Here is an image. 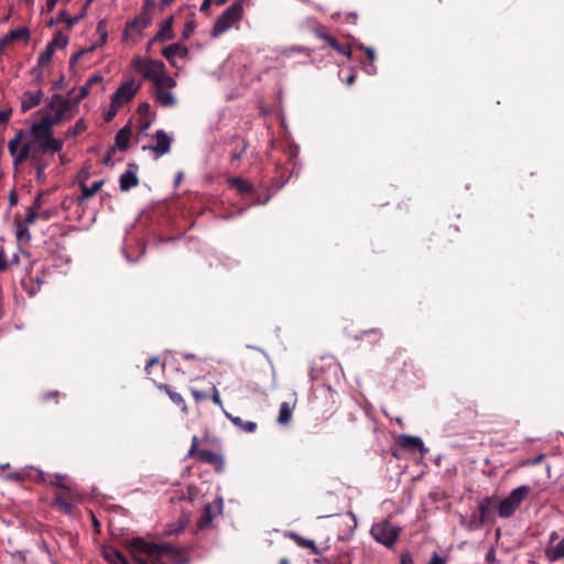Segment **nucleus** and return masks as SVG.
Masks as SVG:
<instances>
[{
    "mask_svg": "<svg viewBox=\"0 0 564 564\" xmlns=\"http://www.w3.org/2000/svg\"><path fill=\"white\" fill-rule=\"evenodd\" d=\"M70 111V101L61 96H54L50 104V112L42 116L37 121V154L40 152H59L63 148V141L53 138L52 127L59 123Z\"/></svg>",
    "mask_w": 564,
    "mask_h": 564,
    "instance_id": "obj_1",
    "label": "nucleus"
},
{
    "mask_svg": "<svg viewBox=\"0 0 564 564\" xmlns=\"http://www.w3.org/2000/svg\"><path fill=\"white\" fill-rule=\"evenodd\" d=\"M35 143V120L30 122L28 132L18 131L15 137L9 142V152L13 158L14 164L24 162L31 154L32 145Z\"/></svg>",
    "mask_w": 564,
    "mask_h": 564,
    "instance_id": "obj_2",
    "label": "nucleus"
},
{
    "mask_svg": "<svg viewBox=\"0 0 564 564\" xmlns=\"http://www.w3.org/2000/svg\"><path fill=\"white\" fill-rule=\"evenodd\" d=\"M35 220V199L28 208V214L24 221H21L19 217H15L17 225V240L19 243L20 253H14L12 257V263H20L21 256L26 260H30L31 253L23 250V245L29 243L32 239V236L26 227L28 224H32Z\"/></svg>",
    "mask_w": 564,
    "mask_h": 564,
    "instance_id": "obj_3",
    "label": "nucleus"
},
{
    "mask_svg": "<svg viewBox=\"0 0 564 564\" xmlns=\"http://www.w3.org/2000/svg\"><path fill=\"white\" fill-rule=\"evenodd\" d=\"M243 6L240 1L230 4L216 20L210 35L216 39L228 31L243 18Z\"/></svg>",
    "mask_w": 564,
    "mask_h": 564,
    "instance_id": "obj_4",
    "label": "nucleus"
},
{
    "mask_svg": "<svg viewBox=\"0 0 564 564\" xmlns=\"http://www.w3.org/2000/svg\"><path fill=\"white\" fill-rule=\"evenodd\" d=\"M530 491V487L525 485L514 488L498 503L497 508L499 517L505 519L512 517L521 502L529 496Z\"/></svg>",
    "mask_w": 564,
    "mask_h": 564,
    "instance_id": "obj_5",
    "label": "nucleus"
},
{
    "mask_svg": "<svg viewBox=\"0 0 564 564\" xmlns=\"http://www.w3.org/2000/svg\"><path fill=\"white\" fill-rule=\"evenodd\" d=\"M199 438L194 435L192 437V445L187 452V457H196L199 462L209 464L214 467L215 471L220 474L225 470V459L224 457L215 452L209 449H203L198 447Z\"/></svg>",
    "mask_w": 564,
    "mask_h": 564,
    "instance_id": "obj_6",
    "label": "nucleus"
},
{
    "mask_svg": "<svg viewBox=\"0 0 564 564\" xmlns=\"http://www.w3.org/2000/svg\"><path fill=\"white\" fill-rule=\"evenodd\" d=\"M400 532L401 529L389 520L375 523L370 530L372 538L387 547H392L394 545L399 539Z\"/></svg>",
    "mask_w": 564,
    "mask_h": 564,
    "instance_id": "obj_7",
    "label": "nucleus"
},
{
    "mask_svg": "<svg viewBox=\"0 0 564 564\" xmlns=\"http://www.w3.org/2000/svg\"><path fill=\"white\" fill-rule=\"evenodd\" d=\"M132 64L145 79L153 82L154 85L161 80L162 74L165 73V65L159 59L145 61L141 57H137L133 59Z\"/></svg>",
    "mask_w": 564,
    "mask_h": 564,
    "instance_id": "obj_8",
    "label": "nucleus"
},
{
    "mask_svg": "<svg viewBox=\"0 0 564 564\" xmlns=\"http://www.w3.org/2000/svg\"><path fill=\"white\" fill-rule=\"evenodd\" d=\"M155 7L154 0H144L141 12L127 24V30L141 33L152 23V10Z\"/></svg>",
    "mask_w": 564,
    "mask_h": 564,
    "instance_id": "obj_9",
    "label": "nucleus"
},
{
    "mask_svg": "<svg viewBox=\"0 0 564 564\" xmlns=\"http://www.w3.org/2000/svg\"><path fill=\"white\" fill-rule=\"evenodd\" d=\"M133 558L138 554H147L151 560L159 554L160 543H150L142 538H134L127 544Z\"/></svg>",
    "mask_w": 564,
    "mask_h": 564,
    "instance_id": "obj_10",
    "label": "nucleus"
},
{
    "mask_svg": "<svg viewBox=\"0 0 564 564\" xmlns=\"http://www.w3.org/2000/svg\"><path fill=\"white\" fill-rule=\"evenodd\" d=\"M140 89L139 85H135L134 79H129L122 83L111 96V101L115 106H123L129 102Z\"/></svg>",
    "mask_w": 564,
    "mask_h": 564,
    "instance_id": "obj_11",
    "label": "nucleus"
},
{
    "mask_svg": "<svg viewBox=\"0 0 564 564\" xmlns=\"http://www.w3.org/2000/svg\"><path fill=\"white\" fill-rule=\"evenodd\" d=\"M158 555L169 557L173 564L191 563V557L185 549H180L169 543H160Z\"/></svg>",
    "mask_w": 564,
    "mask_h": 564,
    "instance_id": "obj_12",
    "label": "nucleus"
},
{
    "mask_svg": "<svg viewBox=\"0 0 564 564\" xmlns=\"http://www.w3.org/2000/svg\"><path fill=\"white\" fill-rule=\"evenodd\" d=\"M154 139L156 143L153 145H144L143 150H150L154 152L156 156H162L170 152L172 138L164 130H158L154 133Z\"/></svg>",
    "mask_w": 564,
    "mask_h": 564,
    "instance_id": "obj_13",
    "label": "nucleus"
},
{
    "mask_svg": "<svg viewBox=\"0 0 564 564\" xmlns=\"http://www.w3.org/2000/svg\"><path fill=\"white\" fill-rule=\"evenodd\" d=\"M68 43V37L61 32H57L53 40L46 45L45 50L41 53L37 62L45 64L50 62L56 48H64Z\"/></svg>",
    "mask_w": 564,
    "mask_h": 564,
    "instance_id": "obj_14",
    "label": "nucleus"
},
{
    "mask_svg": "<svg viewBox=\"0 0 564 564\" xmlns=\"http://www.w3.org/2000/svg\"><path fill=\"white\" fill-rule=\"evenodd\" d=\"M497 506L495 497H485L478 505V516L476 519L479 525H482L492 520V510Z\"/></svg>",
    "mask_w": 564,
    "mask_h": 564,
    "instance_id": "obj_15",
    "label": "nucleus"
},
{
    "mask_svg": "<svg viewBox=\"0 0 564 564\" xmlns=\"http://www.w3.org/2000/svg\"><path fill=\"white\" fill-rule=\"evenodd\" d=\"M398 445L404 451L419 452L421 454L426 452L423 441L417 436L402 434L398 438Z\"/></svg>",
    "mask_w": 564,
    "mask_h": 564,
    "instance_id": "obj_16",
    "label": "nucleus"
},
{
    "mask_svg": "<svg viewBox=\"0 0 564 564\" xmlns=\"http://www.w3.org/2000/svg\"><path fill=\"white\" fill-rule=\"evenodd\" d=\"M173 23H174V18L173 17H170V18L165 19L160 24V30L152 37V41L164 42V41H167V40H173L174 36H175L174 32H173Z\"/></svg>",
    "mask_w": 564,
    "mask_h": 564,
    "instance_id": "obj_17",
    "label": "nucleus"
},
{
    "mask_svg": "<svg viewBox=\"0 0 564 564\" xmlns=\"http://www.w3.org/2000/svg\"><path fill=\"white\" fill-rule=\"evenodd\" d=\"M188 48L181 43H173L169 46H165L162 50V55L170 62L173 63L175 56L181 58H185L188 55Z\"/></svg>",
    "mask_w": 564,
    "mask_h": 564,
    "instance_id": "obj_18",
    "label": "nucleus"
},
{
    "mask_svg": "<svg viewBox=\"0 0 564 564\" xmlns=\"http://www.w3.org/2000/svg\"><path fill=\"white\" fill-rule=\"evenodd\" d=\"M231 144L234 145V149L231 150L230 153V161L231 163H235L241 160V158L243 156L249 147V143L246 139L236 135L231 139Z\"/></svg>",
    "mask_w": 564,
    "mask_h": 564,
    "instance_id": "obj_19",
    "label": "nucleus"
},
{
    "mask_svg": "<svg viewBox=\"0 0 564 564\" xmlns=\"http://www.w3.org/2000/svg\"><path fill=\"white\" fill-rule=\"evenodd\" d=\"M228 184L231 188H235L240 195H252L256 191L250 182L241 177H231L228 180Z\"/></svg>",
    "mask_w": 564,
    "mask_h": 564,
    "instance_id": "obj_20",
    "label": "nucleus"
},
{
    "mask_svg": "<svg viewBox=\"0 0 564 564\" xmlns=\"http://www.w3.org/2000/svg\"><path fill=\"white\" fill-rule=\"evenodd\" d=\"M130 137L131 129L128 126L121 128L115 137V148L120 151H126L129 147Z\"/></svg>",
    "mask_w": 564,
    "mask_h": 564,
    "instance_id": "obj_21",
    "label": "nucleus"
},
{
    "mask_svg": "<svg viewBox=\"0 0 564 564\" xmlns=\"http://www.w3.org/2000/svg\"><path fill=\"white\" fill-rule=\"evenodd\" d=\"M119 183L120 189L127 192L139 184V178L135 172L129 169L120 176Z\"/></svg>",
    "mask_w": 564,
    "mask_h": 564,
    "instance_id": "obj_22",
    "label": "nucleus"
},
{
    "mask_svg": "<svg viewBox=\"0 0 564 564\" xmlns=\"http://www.w3.org/2000/svg\"><path fill=\"white\" fill-rule=\"evenodd\" d=\"M289 536L302 549H308L311 552L315 555L321 554V550L316 546L315 542L313 540H308L303 538L302 535L290 532Z\"/></svg>",
    "mask_w": 564,
    "mask_h": 564,
    "instance_id": "obj_23",
    "label": "nucleus"
},
{
    "mask_svg": "<svg viewBox=\"0 0 564 564\" xmlns=\"http://www.w3.org/2000/svg\"><path fill=\"white\" fill-rule=\"evenodd\" d=\"M155 101L163 107H173L176 104V98L165 89H155Z\"/></svg>",
    "mask_w": 564,
    "mask_h": 564,
    "instance_id": "obj_24",
    "label": "nucleus"
},
{
    "mask_svg": "<svg viewBox=\"0 0 564 564\" xmlns=\"http://www.w3.org/2000/svg\"><path fill=\"white\" fill-rule=\"evenodd\" d=\"M159 389L164 391L170 397L172 402L181 406L184 412L187 411V405L184 398L180 393L173 391L170 386L162 383L159 386Z\"/></svg>",
    "mask_w": 564,
    "mask_h": 564,
    "instance_id": "obj_25",
    "label": "nucleus"
},
{
    "mask_svg": "<svg viewBox=\"0 0 564 564\" xmlns=\"http://www.w3.org/2000/svg\"><path fill=\"white\" fill-rule=\"evenodd\" d=\"M104 185V181L93 183L91 186H87L85 183L80 184L82 195L78 197L79 203L93 197Z\"/></svg>",
    "mask_w": 564,
    "mask_h": 564,
    "instance_id": "obj_26",
    "label": "nucleus"
},
{
    "mask_svg": "<svg viewBox=\"0 0 564 564\" xmlns=\"http://www.w3.org/2000/svg\"><path fill=\"white\" fill-rule=\"evenodd\" d=\"M293 414V408L288 402H282L278 415V422L282 425H286L291 422Z\"/></svg>",
    "mask_w": 564,
    "mask_h": 564,
    "instance_id": "obj_27",
    "label": "nucleus"
},
{
    "mask_svg": "<svg viewBox=\"0 0 564 564\" xmlns=\"http://www.w3.org/2000/svg\"><path fill=\"white\" fill-rule=\"evenodd\" d=\"M213 519H214L213 506L208 503L205 506L203 513L197 521V528L199 530L206 529L210 524Z\"/></svg>",
    "mask_w": 564,
    "mask_h": 564,
    "instance_id": "obj_28",
    "label": "nucleus"
},
{
    "mask_svg": "<svg viewBox=\"0 0 564 564\" xmlns=\"http://www.w3.org/2000/svg\"><path fill=\"white\" fill-rule=\"evenodd\" d=\"M227 416L230 419V421L238 427H240L241 430H243L245 432H248V433H253L256 432L257 430V423L256 422H252V421H243L241 417L239 416H232V415H229L227 414Z\"/></svg>",
    "mask_w": 564,
    "mask_h": 564,
    "instance_id": "obj_29",
    "label": "nucleus"
},
{
    "mask_svg": "<svg viewBox=\"0 0 564 564\" xmlns=\"http://www.w3.org/2000/svg\"><path fill=\"white\" fill-rule=\"evenodd\" d=\"M550 562H556L564 558V539L554 547H551L546 552Z\"/></svg>",
    "mask_w": 564,
    "mask_h": 564,
    "instance_id": "obj_30",
    "label": "nucleus"
},
{
    "mask_svg": "<svg viewBox=\"0 0 564 564\" xmlns=\"http://www.w3.org/2000/svg\"><path fill=\"white\" fill-rule=\"evenodd\" d=\"M35 107V93L34 91H26L23 94L21 99V110L23 112L32 109Z\"/></svg>",
    "mask_w": 564,
    "mask_h": 564,
    "instance_id": "obj_31",
    "label": "nucleus"
},
{
    "mask_svg": "<svg viewBox=\"0 0 564 564\" xmlns=\"http://www.w3.org/2000/svg\"><path fill=\"white\" fill-rule=\"evenodd\" d=\"M97 33L100 35V41L96 44H94L93 46H90L88 48V51H94L96 50L98 46H101L104 45L106 42H107V30H106V21L105 20H101L98 22L97 24Z\"/></svg>",
    "mask_w": 564,
    "mask_h": 564,
    "instance_id": "obj_32",
    "label": "nucleus"
},
{
    "mask_svg": "<svg viewBox=\"0 0 564 564\" xmlns=\"http://www.w3.org/2000/svg\"><path fill=\"white\" fill-rule=\"evenodd\" d=\"M123 554L112 547L104 550V557L109 564H118Z\"/></svg>",
    "mask_w": 564,
    "mask_h": 564,
    "instance_id": "obj_33",
    "label": "nucleus"
},
{
    "mask_svg": "<svg viewBox=\"0 0 564 564\" xmlns=\"http://www.w3.org/2000/svg\"><path fill=\"white\" fill-rule=\"evenodd\" d=\"M8 34L12 41L28 40L30 37V30L25 26H21L11 30Z\"/></svg>",
    "mask_w": 564,
    "mask_h": 564,
    "instance_id": "obj_34",
    "label": "nucleus"
},
{
    "mask_svg": "<svg viewBox=\"0 0 564 564\" xmlns=\"http://www.w3.org/2000/svg\"><path fill=\"white\" fill-rule=\"evenodd\" d=\"M55 503L65 512L70 513L73 511L74 505L68 497L63 495H58L55 497Z\"/></svg>",
    "mask_w": 564,
    "mask_h": 564,
    "instance_id": "obj_35",
    "label": "nucleus"
},
{
    "mask_svg": "<svg viewBox=\"0 0 564 564\" xmlns=\"http://www.w3.org/2000/svg\"><path fill=\"white\" fill-rule=\"evenodd\" d=\"M161 80L159 83H155V89H165V88H173L176 85V82L165 73L162 74Z\"/></svg>",
    "mask_w": 564,
    "mask_h": 564,
    "instance_id": "obj_36",
    "label": "nucleus"
},
{
    "mask_svg": "<svg viewBox=\"0 0 564 564\" xmlns=\"http://www.w3.org/2000/svg\"><path fill=\"white\" fill-rule=\"evenodd\" d=\"M88 94H89V87H88V85L85 84L84 86L80 87L78 94L69 100L70 109L73 107H76Z\"/></svg>",
    "mask_w": 564,
    "mask_h": 564,
    "instance_id": "obj_37",
    "label": "nucleus"
},
{
    "mask_svg": "<svg viewBox=\"0 0 564 564\" xmlns=\"http://www.w3.org/2000/svg\"><path fill=\"white\" fill-rule=\"evenodd\" d=\"M86 130V124L84 119H79L74 127L69 128L67 131V137L74 138Z\"/></svg>",
    "mask_w": 564,
    "mask_h": 564,
    "instance_id": "obj_38",
    "label": "nucleus"
},
{
    "mask_svg": "<svg viewBox=\"0 0 564 564\" xmlns=\"http://www.w3.org/2000/svg\"><path fill=\"white\" fill-rule=\"evenodd\" d=\"M191 393L194 398V400L199 403L202 401H205L209 398V393H210V388L206 391H200L196 388H191Z\"/></svg>",
    "mask_w": 564,
    "mask_h": 564,
    "instance_id": "obj_39",
    "label": "nucleus"
},
{
    "mask_svg": "<svg viewBox=\"0 0 564 564\" xmlns=\"http://www.w3.org/2000/svg\"><path fill=\"white\" fill-rule=\"evenodd\" d=\"M196 24L194 20H189L185 23L183 32H182V40H188L194 31H195Z\"/></svg>",
    "mask_w": 564,
    "mask_h": 564,
    "instance_id": "obj_40",
    "label": "nucleus"
},
{
    "mask_svg": "<svg viewBox=\"0 0 564 564\" xmlns=\"http://www.w3.org/2000/svg\"><path fill=\"white\" fill-rule=\"evenodd\" d=\"M155 366L161 367L162 370L164 369V365L160 362L158 357L150 358L149 361L145 365V372L149 376H151L152 375V370H154Z\"/></svg>",
    "mask_w": 564,
    "mask_h": 564,
    "instance_id": "obj_41",
    "label": "nucleus"
},
{
    "mask_svg": "<svg viewBox=\"0 0 564 564\" xmlns=\"http://www.w3.org/2000/svg\"><path fill=\"white\" fill-rule=\"evenodd\" d=\"M62 15H65V23L67 24L68 29L73 28L76 23L79 22L80 19H83V14L70 17L65 10L62 11Z\"/></svg>",
    "mask_w": 564,
    "mask_h": 564,
    "instance_id": "obj_42",
    "label": "nucleus"
},
{
    "mask_svg": "<svg viewBox=\"0 0 564 564\" xmlns=\"http://www.w3.org/2000/svg\"><path fill=\"white\" fill-rule=\"evenodd\" d=\"M209 398L213 400V402H214L216 405H218V406L223 408V401H221V399H220L219 392H218V390H217L216 386H215V384H213V383H210V393H209Z\"/></svg>",
    "mask_w": 564,
    "mask_h": 564,
    "instance_id": "obj_43",
    "label": "nucleus"
},
{
    "mask_svg": "<svg viewBox=\"0 0 564 564\" xmlns=\"http://www.w3.org/2000/svg\"><path fill=\"white\" fill-rule=\"evenodd\" d=\"M33 278L31 274V271L29 272L28 276L21 280L22 288L29 292L30 295L33 294Z\"/></svg>",
    "mask_w": 564,
    "mask_h": 564,
    "instance_id": "obj_44",
    "label": "nucleus"
},
{
    "mask_svg": "<svg viewBox=\"0 0 564 564\" xmlns=\"http://www.w3.org/2000/svg\"><path fill=\"white\" fill-rule=\"evenodd\" d=\"M119 106H115L113 101L110 102V109L105 113V121L110 122L119 110Z\"/></svg>",
    "mask_w": 564,
    "mask_h": 564,
    "instance_id": "obj_45",
    "label": "nucleus"
},
{
    "mask_svg": "<svg viewBox=\"0 0 564 564\" xmlns=\"http://www.w3.org/2000/svg\"><path fill=\"white\" fill-rule=\"evenodd\" d=\"M427 564H447V558L445 556H441L437 552H434Z\"/></svg>",
    "mask_w": 564,
    "mask_h": 564,
    "instance_id": "obj_46",
    "label": "nucleus"
},
{
    "mask_svg": "<svg viewBox=\"0 0 564 564\" xmlns=\"http://www.w3.org/2000/svg\"><path fill=\"white\" fill-rule=\"evenodd\" d=\"M251 197L253 205H265L270 200V196L261 197L257 192Z\"/></svg>",
    "mask_w": 564,
    "mask_h": 564,
    "instance_id": "obj_47",
    "label": "nucleus"
},
{
    "mask_svg": "<svg viewBox=\"0 0 564 564\" xmlns=\"http://www.w3.org/2000/svg\"><path fill=\"white\" fill-rule=\"evenodd\" d=\"M399 564H415L412 554L409 551H405L400 556Z\"/></svg>",
    "mask_w": 564,
    "mask_h": 564,
    "instance_id": "obj_48",
    "label": "nucleus"
},
{
    "mask_svg": "<svg viewBox=\"0 0 564 564\" xmlns=\"http://www.w3.org/2000/svg\"><path fill=\"white\" fill-rule=\"evenodd\" d=\"M150 109H151V106L150 104L148 102H141L139 106H138V113L141 116V117H145L150 113Z\"/></svg>",
    "mask_w": 564,
    "mask_h": 564,
    "instance_id": "obj_49",
    "label": "nucleus"
},
{
    "mask_svg": "<svg viewBox=\"0 0 564 564\" xmlns=\"http://www.w3.org/2000/svg\"><path fill=\"white\" fill-rule=\"evenodd\" d=\"M12 39L9 37L7 33L3 37L0 39V54L12 43Z\"/></svg>",
    "mask_w": 564,
    "mask_h": 564,
    "instance_id": "obj_50",
    "label": "nucleus"
},
{
    "mask_svg": "<svg viewBox=\"0 0 564 564\" xmlns=\"http://www.w3.org/2000/svg\"><path fill=\"white\" fill-rule=\"evenodd\" d=\"M315 34L317 37H319L321 40H324L328 45H329V42L334 39V36L325 33L324 31L322 30H315Z\"/></svg>",
    "mask_w": 564,
    "mask_h": 564,
    "instance_id": "obj_51",
    "label": "nucleus"
},
{
    "mask_svg": "<svg viewBox=\"0 0 564 564\" xmlns=\"http://www.w3.org/2000/svg\"><path fill=\"white\" fill-rule=\"evenodd\" d=\"M339 54L350 58L351 57V47L349 45H339V50H336Z\"/></svg>",
    "mask_w": 564,
    "mask_h": 564,
    "instance_id": "obj_52",
    "label": "nucleus"
},
{
    "mask_svg": "<svg viewBox=\"0 0 564 564\" xmlns=\"http://www.w3.org/2000/svg\"><path fill=\"white\" fill-rule=\"evenodd\" d=\"M11 110H0V126H6L10 119Z\"/></svg>",
    "mask_w": 564,
    "mask_h": 564,
    "instance_id": "obj_53",
    "label": "nucleus"
},
{
    "mask_svg": "<svg viewBox=\"0 0 564 564\" xmlns=\"http://www.w3.org/2000/svg\"><path fill=\"white\" fill-rule=\"evenodd\" d=\"M360 48L365 51L366 56L370 61V63H373L375 59H376V52H375V50L371 48V47H365V46H360Z\"/></svg>",
    "mask_w": 564,
    "mask_h": 564,
    "instance_id": "obj_54",
    "label": "nucleus"
},
{
    "mask_svg": "<svg viewBox=\"0 0 564 564\" xmlns=\"http://www.w3.org/2000/svg\"><path fill=\"white\" fill-rule=\"evenodd\" d=\"M87 52H89V51H88V48H87V50H82V51H79V52H77V53L73 54V55H72V57H70V59H69V64H70V66L75 65V64L79 61V58H80L85 53H87Z\"/></svg>",
    "mask_w": 564,
    "mask_h": 564,
    "instance_id": "obj_55",
    "label": "nucleus"
},
{
    "mask_svg": "<svg viewBox=\"0 0 564 564\" xmlns=\"http://www.w3.org/2000/svg\"><path fill=\"white\" fill-rule=\"evenodd\" d=\"M8 269V260L3 250H0V272Z\"/></svg>",
    "mask_w": 564,
    "mask_h": 564,
    "instance_id": "obj_56",
    "label": "nucleus"
},
{
    "mask_svg": "<svg viewBox=\"0 0 564 564\" xmlns=\"http://www.w3.org/2000/svg\"><path fill=\"white\" fill-rule=\"evenodd\" d=\"M151 124H152V121H151L150 119H144V118H142V119L140 120V123H139V126H140V130H141L142 132H144V131H147V130L151 127Z\"/></svg>",
    "mask_w": 564,
    "mask_h": 564,
    "instance_id": "obj_57",
    "label": "nucleus"
},
{
    "mask_svg": "<svg viewBox=\"0 0 564 564\" xmlns=\"http://www.w3.org/2000/svg\"><path fill=\"white\" fill-rule=\"evenodd\" d=\"M212 3H214L213 0H204L203 3L200 4L199 11L203 13H207Z\"/></svg>",
    "mask_w": 564,
    "mask_h": 564,
    "instance_id": "obj_58",
    "label": "nucleus"
},
{
    "mask_svg": "<svg viewBox=\"0 0 564 564\" xmlns=\"http://www.w3.org/2000/svg\"><path fill=\"white\" fill-rule=\"evenodd\" d=\"M101 80H102V77H101V76H99V75H95V76L90 77V78L87 80L86 85H88V87L90 88L94 84L99 83V82H101Z\"/></svg>",
    "mask_w": 564,
    "mask_h": 564,
    "instance_id": "obj_59",
    "label": "nucleus"
},
{
    "mask_svg": "<svg viewBox=\"0 0 564 564\" xmlns=\"http://www.w3.org/2000/svg\"><path fill=\"white\" fill-rule=\"evenodd\" d=\"M355 79H356V74L355 73H351L346 79H345V83L346 85L350 86L355 83Z\"/></svg>",
    "mask_w": 564,
    "mask_h": 564,
    "instance_id": "obj_60",
    "label": "nucleus"
},
{
    "mask_svg": "<svg viewBox=\"0 0 564 564\" xmlns=\"http://www.w3.org/2000/svg\"><path fill=\"white\" fill-rule=\"evenodd\" d=\"M78 177L80 180V184L84 183L88 178V172L86 170H82L78 174Z\"/></svg>",
    "mask_w": 564,
    "mask_h": 564,
    "instance_id": "obj_61",
    "label": "nucleus"
},
{
    "mask_svg": "<svg viewBox=\"0 0 564 564\" xmlns=\"http://www.w3.org/2000/svg\"><path fill=\"white\" fill-rule=\"evenodd\" d=\"M113 152H115V148H112V149L108 152V154L105 156V159H104V163H105V164H107V165H108V164H110V162H111V154H112Z\"/></svg>",
    "mask_w": 564,
    "mask_h": 564,
    "instance_id": "obj_62",
    "label": "nucleus"
},
{
    "mask_svg": "<svg viewBox=\"0 0 564 564\" xmlns=\"http://www.w3.org/2000/svg\"><path fill=\"white\" fill-rule=\"evenodd\" d=\"M36 479H37V484H39V482H45V481H46V479H45V477H44L43 471H41V470H39V469H37V476H36Z\"/></svg>",
    "mask_w": 564,
    "mask_h": 564,
    "instance_id": "obj_63",
    "label": "nucleus"
},
{
    "mask_svg": "<svg viewBox=\"0 0 564 564\" xmlns=\"http://www.w3.org/2000/svg\"><path fill=\"white\" fill-rule=\"evenodd\" d=\"M339 45H340V44L337 42V40H336L335 37L329 42V46H330L332 48H334L335 51H336V50H339Z\"/></svg>",
    "mask_w": 564,
    "mask_h": 564,
    "instance_id": "obj_64",
    "label": "nucleus"
}]
</instances>
